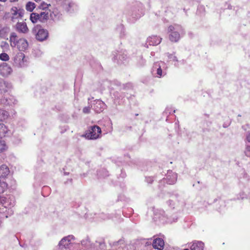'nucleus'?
Returning <instances> with one entry per match:
<instances>
[{"label": "nucleus", "mask_w": 250, "mask_h": 250, "mask_svg": "<svg viewBox=\"0 0 250 250\" xmlns=\"http://www.w3.org/2000/svg\"><path fill=\"white\" fill-rule=\"evenodd\" d=\"M183 29L181 25L175 24L170 25L168 28V31L170 33L169 39L172 42H177L180 38V33H182Z\"/></svg>", "instance_id": "obj_1"}, {"label": "nucleus", "mask_w": 250, "mask_h": 250, "mask_svg": "<svg viewBox=\"0 0 250 250\" xmlns=\"http://www.w3.org/2000/svg\"><path fill=\"white\" fill-rule=\"evenodd\" d=\"M102 130L101 128L94 125L89 127L88 130L82 136L89 140H96L101 136Z\"/></svg>", "instance_id": "obj_2"}, {"label": "nucleus", "mask_w": 250, "mask_h": 250, "mask_svg": "<svg viewBox=\"0 0 250 250\" xmlns=\"http://www.w3.org/2000/svg\"><path fill=\"white\" fill-rule=\"evenodd\" d=\"M49 19V13L47 12H41L40 13L33 12L30 16V20L33 23L38 22L44 23Z\"/></svg>", "instance_id": "obj_3"}, {"label": "nucleus", "mask_w": 250, "mask_h": 250, "mask_svg": "<svg viewBox=\"0 0 250 250\" xmlns=\"http://www.w3.org/2000/svg\"><path fill=\"white\" fill-rule=\"evenodd\" d=\"M23 10L21 8H19L16 6L11 8L10 13L11 14V19L13 21L14 19H17L22 17L23 15Z\"/></svg>", "instance_id": "obj_4"}, {"label": "nucleus", "mask_w": 250, "mask_h": 250, "mask_svg": "<svg viewBox=\"0 0 250 250\" xmlns=\"http://www.w3.org/2000/svg\"><path fill=\"white\" fill-rule=\"evenodd\" d=\"M12 71L11 67L7 63H3L0 65V74L6 77L10 75Z\"/></svg>", "instance_id": "obj_5"}, {"label": "nucleus", "mask_w": 250, "mask_h": 250, "mask_svg": "<svg viewBox=\"0 0 250 250\" xmlns=\"http://www.w3.org/2000/svg\"><path fill=\"white\" fill-rule=\"evenodd\" d=\"M10 170L9 167L6 165H2L0 166V179L1 178H6L7 176L9 174ZM2 183H6L5 182L2 181L1 179H0V186H1V184Z\"/></svg>", "instance_id": "obj_6"}, {"label": "nucleus", "mask_w": 250, "mask_h": 250, "mask_svg": "<svg viewBox=\"0 0 250 250\" xmlns=\"http://www.w3.org/2000/svg\"><path fill=\"white\" fill-rule=\"evenodd\" d=\"M48 33L46 30L40 29L36 34V38L39 41H43L48 37Z\"/></svg>", "instance_id": "obj_7"}, {"label": "nucleus", "mask_w": 250, "mask_h": 250, "mask_svg": "<svg viewBox=\"0 0 250 250\" xmlns=\"http://www.w3.org/2000/svg\"><path fill=\"white\" fill-rule=\"evenodd\" d=\"M165 245L164 241L161 238H157L154 239L152 246L155 249L162 250Z\"/></svg>", "instance_id": "obj_8"}, {"label": "nucleus", "mask_w": 250, "mask_h": 250, "mask_svg": "<svg viewBox=\"0 0 250 250\" xmlns=\"http://www.w3.org/2000/svg\"><path fill=\"white\" fill-rule=\"evenodd\" d=\"M1 184L0 186V202L2 205H4L6 203L7 198L1 194L7 189L8 184L6 183H2Z\"/></svg>", "instance_id": "obj_9"}, {"label": "nucleus", "mask_w": 250, "mask_h": 250, "mask_svg": "<svg viewBox=\"0 0 250 250\" xmlns=\"http://www.w3.org/2000/svg\"><path fill=\"white\" fill-rule=\"evenodd\" d=\"M16 46L20 51H24L28 48V43L25 39L21 38L19 39V42Z\"/></svg>", "instance_id": "obj_10"}, {"label": "nucleus", "mask_w": 250, "mask_h": 250, "mask_svg": "<svg viewBox=\"0 0 250 250\" xmlns=\"http://www.w3.org/2000/svg\"><path fill=\"white\" fill-rule=\"evenodd\" d=\"M73 239V236L68 235L63 238L59 242V246L66 248L70 244L71 240Z\"/></svg>", "instance_id": "obj_11"}, {"label": "nucleus", "mask_w": 250, "mask_h": 250, "mask_svg": "<svg viewBox=\"0 0 250 250\" xmlns=\"http://www.w3.org/2000/svg\"><path fill=\"white\" fill-rule=\"evenodd\" d=\"M10 132L8 127L4 124L0 123V139L6 137Z\"/></svg>", "instance_id": "obj_12"}, {"label": "nucleus", "mask_w": 250, "mask_h": 250, "mask_svg": "<svg viewBox=\"0 0 250 250\" xmlns=\"http://www.w3.org/2000/svg\"><path fill=\"white\" fill-rule=\"evenodd\" d=\"M24 58L25 55L22 52H19L15 56L14 61L16 63H18L20 66H21L24 64Z\"/></svg>", "instance_id": "obj_13"}, {"label": "nucleus", "mask_w": 250, "mask_h": 250, "mask_svg": "<svg viewBox=\"0 0 250 250\" xmlns=\"http://www.w3.org/2000/svg\"><path fill=\"white\" fill-rule=\"evenodd\" d=\"M9 42L12 47H15L19 42L18 36L15 32H12L9 37Z\"/></svg>", "instance_id": "obj_14"}, {"label": "nucleus", "mask_w": 250, "mask_h": 250, "mask_svg": "<svg viewBox=\"0 0 250 250\" xmlns=\"http://www.w3.org/2000/svg\"><path fill=\"white\" fill-rule=\"evenodd\" d=\"M16 28L19 32L23 33H25L28 31L26 23L24 22H18L16 24Z\"/></svg>", "instance_id": "obj_15"}, {"label": "nucleus", "mask_w": 250, "mask_h": 250, "mask_svg": "<svg viewBox=\"0 0 250 250\" xmlns=\"http://www.w3.org/2000/svg\"><path fill=\"white\" fill-rule=\"evenodd\" d=\"M204 244L201 241H194L190 246L191 250H203Z\"/></svg>", "instance_id": "obj_16"}, {"label": "nucleus", "mask_w": 250, "mask_h": 250, "mask_svg": "<svg viewBox=\"0 0 250 250\" xmlns=\"http://www.w3.org/2000/svg\"><path fill=\"white\" fill-rule=\"evenodd\" d=\"M162 41V39L157 36L151 37L148 39V42L150 45H156L159 44Z\"/></svg>", "instance_id": "obj_17"}, {"label": "nucleus", "mask_w": 250, "mask_h": 250, "mask_svg": "<svg viewBox=\"0 0 250 250\" xmlns=\"http://www.w3.org/2000/svg\"><path fill=\"white\" fill-rule=\"evenodd\" d=\"M9 116L8 111L0 109V122H3L8 118Z\"/></svg>", "instance_id": "obj_18"}, {"label": "nucleus", "mask_w": 250, "mask_h": 250, "mask_svg": "<svg viewBox=\"0 0 250 250\" xmlns=\"http://www.w3.org/2000/svg\"><path fill=\"white\" fill-rule=\"evenodd\" d=\"M8 148L6 142L4 140H0V153H2L7 151Z\"/></svg>", "instance_id": "obj_19"}, {"label": "nucleus", "mask_w": 250, "mask_h": 250, "mask_svg": "<svg viewBox=\"0 0 250 250\" xmlns=\"http://www.w3.org/2000/svg\"><path fill=\"white\" fill-rule=\"evenodd\" d=\"M36 7L35 4L31 1L28 2L25 6L26 10L29 12H32Z\"/></svg>", "instance_id": "obj_20"}, {"label": "nucleus", "mask_w": 250, "mask_h": 250, "mask_svg": "<svg viewBox=\"0 0 250 250\" xmlns=\"http://www.w3.org/2000/svg\"><path fill=\"white\" fill-rule=\"evenodd\" d=\"M9 59V56L6 53H2L0 54V60L2 61H8Z\"/></svg>", "instance_id": "obj_21"}, {"label": "nucleus", "mask_w": 250, "mask_h": 250, "mask_svg": "<svg viewBox=\"0 0 250 250\" xmlns=\"http://www.w3.org/2000/svg\"><path fill=\"white\" fill-rule=\"evenodd\" d=\"M49 6H50V4H47V3H45L44 2H42L41 3V4L40 6V7L41 9L44 10L45 9L48 8Z\"/></svg>", "instance_id": "obj_22"}, {"label": "nucleus", "mask_w": 250, "mask_h": 250, "mask_svg": "<svg viewBox=\"0 0 250 250\" xmlns=\"http://www.w3.org/2000/svg\"><path fill=\"white\" fill-rule=\"evenodd\" d=\"M90 110H91L90 107V106H87V107H84L83 108V111L85 114H88V113H90Z\"/></svg>", "instance_id": "obj_23"}, {"label": "nucleus", "mask_w": 250, "mask_h": 250, "mask_svg": "<svg viewBox=\"0 0 250 250\" xmlns=\"http://www.w3.org/2000/svg\"><path fill=\"white\" fill-rule=\"evenodd\" d=\"M157 74L159 77H161L162 75V70L160 66L157 69Z\"/></svg>", "instance_id": "obj_24"}, {"label": "nucleus", "mask_w": 250, "mask_h": 250, "mask_svg": "<svg viewBox=\"0 0 250 250\" xmlns=\"http://www.w3.org/2000/svg\"><path fill=\"white\" fill-rule=\"evenodd\" d=\"M247 140L249 142H250V133L247 136Z\"/></svg>", "instance_id": "obj_25"}, {"label": "nucleus", "mask_w": 250, "mask_h": 250, "mask_svg": "<svg viewBox=\"0 0 250 250\" xmlns=\"http://www.w3.org/2000/svg\"><path fill=\"white\" fill-rule=\"evenodd\" d=\"M3 9V6L1 4H0V11L2 10Z\"/></svg>", "instance_id": "obj_26"}, {"label": "nucleus", "mask_w": 250, "mask_h": 250, "mask_svg": "<svg viewBox=\"0 0 250 250\" xmlns=\"http://www.w3.org/2000/svg\"><path fill=\"white\" fill-rule=\"evenodd\" d=\"M10 0V2H16L18 0Z\"/></svg>", "instance_id": "obj_27"}, {"label": "nucleus", "mask_w": 250, "mask_h": 250, "mask_svg": "<svg viewBox=\"0 0 250 250\" xmlns=\"http://www.w3.org/2000/svg\"><path fill=\"white\" fill-rule=\"evenodd\" d=\"M36 2H39L41 1V0H34Z\"/></svg>", "instance_id": "obj_28"}, {"label": "nucleus", "mask_w": 250, "mask_h": 250, "mask_svg": "<svg viewBox=\"0 0 250 250\" xmlns=\"http://www.w3.org/2000/svg\"><path fill=\"white\" fill-rule=\"evenodd\" d=\"M7 0H0V1L5 2Z\"/></svg>", "instance_id": "obj_29"}, {"label": "nucleus", "mask_w": 250, "mask_h": 250, "mask_svg": "<svg viewBox=\"0 0 250 250\" xmlns=\"http://www.w3.org/2000/svg\"><path fill=\"white\" fill-rule=\"evenodd\" d=\"M183 250H189L187 249H184Z\"/></svg>", "instance_id": "obj_30"}]
</instances>
